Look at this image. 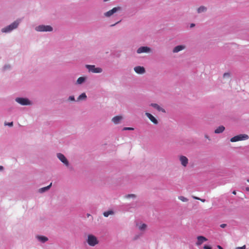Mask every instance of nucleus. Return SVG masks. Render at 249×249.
Masks as SVG:
<instances>
[{"mask_svg": "<svg viewBox=\"0 0 249 249\" xmlns=\"http://www.w3.org/2000/svg\"><path fill=\"white\" fill-rule=\"evenodd\" d=\"M20 22V20L15 21L11 24L1 29V32L4 33H9L18 28Z\"/></svg>", "mask_w": 249, "mask_h": 249, "instance_id": "nucleus-1", "label": "nucleus"}, {"mask_svg": "<svg viewBox=\"0 0 249 249\" xmlns=\"http://www.w3.org/2000/svg\"><path fill=\"white\" fill-rule=\"evenodd\" d=\"M87 243L90 247H94L99 243L97 238L93 234H89L86 240Z\"/></svg>", "mask_w": 249, "mask_h": 249, "instance_id": "nucleus-2", "label": "nucleus"}, {"mask_svg": "<svg viewBox=\"0 0 249 249\" xmlns=\"http://www.w3.org/2000/svg\"><path fill=\"white\" fill-rule=\"evenodd\" d=\"M53 27L50 25H40L35 27V30L37 32H52Z\"/></svg>", "mask_w": 249, "mask_h": 249, "instance_id": "nucleus-3", "label": "nucleus"}, {"mask_svg": "<svg viewBox=\"0 0 249 249\" xmlns=\"http://www.w3.org/2000/svg\"><path fill=\"white\" fill-rule=\"evenodd\" d=\"M85 67L90 72L99 73L103 71L101 68L96 67L95 65H86Z\"/></svg>", "mask_w": 249, "mask_h": 249, "instance_id": "nucleus-4", "label": "nucleus"}, {"mask_svg": "<svg viewBox=\"0 0 249 249\" xmlns=\"http://www.w3.org/2000/svg\"><path fill=\"white\" fill-rule=\"evenodd\" d=\"M16 102L22 106L32 105V103L28 98L23 97H17L15 99Z\"/></svg>", "mask_w": 249, "mask_h": 249, "instance_id": "nucleus-5", "label": "nucleus"}, {"mask_svg": "<svg viewBox=\"0 0 249 249\" xmlns=\"http://www.w3.org/2000/svg\"><path fill=\"white\" fill-rule=\"evenodd\" d=\"M249 136L247 134H239L231 139V142H236L237 141L248 140Z\"/></svg>", "mask_w": 249, "mask_h": 249, "instance_id": "nucleus-6", "label": "nucleus"}, {"mask_svg": "<svg viewBox=\"0 0 249 249\" xmlns=\"http://www.w3.org/2000/svg\"><path fill=\"white\" fill-rule=\"evenodd\" d=\"M121 8L120 7H114L113 9H112L110 10H109L108 11L105 12L104 14V15L105 17L107 18H109L111 16H112L114 14L118 12V11L121 10Z\"/></svg>", "mask_w": 249, "mask_h": 249, "instance_id": "nucleus-7", "label": "nucleus"}, {"mask_svg": "<svg viewBox=\"0 0 249 249\" xmlns=\"http://www.w3.org/2000/svg\"><path fill=\"white\" fill-rule=\"evenodd\" d=\"M151 52L150 48L147 46H142L139 48L137 50V53H149Z\"/></svg>", "mask_w": 249, "mask_h": 249, "instance_id": "nucleus-8", "label": "nucleus"}, {"mask_svg": "<svg viewBox=\"0 0 249 249\" xmlns=\"http://www.w3.org/2000/svg\"><path fill=\"white\" fill-rule=\"evenodd\" d=\"M57 157L62 163H64V165H65L66 166H69V162L63 154L61 153H57Z\"/></svg>", "mask_w": 249, "mask_h": 249, "instance_id": "nucleus-9", "label": "nucleus"}, {"mask_svg": "<svg viewBox=\"0 0 249 249\" xmlns=\"http://www.w3.org/2000/svg\"><path fill=\"white\" fill-rule=\"evenodd\" d=\"M208 240V239L203 236H198L197 237V241L196 243V245L197 246H200L203 243L206 242Z\"/></svg>", "mask_w": 249, "mask_h": 249, "instance_id": "nucleus-10", "label": "nucleus"}, {"mask_svg": "<svg viewBox=\"0 0 249 249\" xmlns=\"http://www.w3.org/2000/svg\"><path fill=\"white\" fill-rule=\"evenodd\" d=\"M134 71L138 74H142L145 73V70L143 67L136 66L134 68Z\"/></svg>", "mask_w": 249, "mask_h": 249, "instance_id": "nucleus-11", "label": "nucleus"}, {"mask_svg": "<svg viewBox=\"0 0 249 249\" xmlns=\"http://www.w3.org/2000/svg\"><path fill=\"white\" fill-rule=\"evenodd\" d=\"M179 161L181 162V165L186 167L188 163V159L187 158L184 156H180L179 158Z\"/></svg>", "mask_w": 249, "mask_h": 249, "instance_id": "nucleus-12", "label": "nucleus"}, {"mask_svg": "<svg viewBox=\"0 0 249 249\" xmlns=\"http://www.w3.org/2000/svg\"><path fill=\"white\" fill-rule=\"evenodd\" d=\"M87 79V77L86 76L80 77L77 79L75 84L76 85H82L86 81Z\"/></svg>", "mask_w": 249, "mask_h": 249, "instance_id": "nucleus-13", "label": "nucleus"}, {"mask_svg": "<svg viewBox=\"0 0 249 249\" xmlns=\"http://www.w3.org/2000/svg\"><path fill=\"white\" fill-rule=\"evenodd\" d=\"M145 115L153 122L154 124H157L158 123V120L150 113L146 112Z\"/></svg>", "mask_w": 249, "mask_h": 249, "instance_id": "nucleus-14", "label": "nucleus"}, {"mask_svg": "<svg viewBox=\"0 0 249 249\" xmlns=\"http://www.w3.org/2000/svg\"><path fill=\"white\" fill-rule=\"evenodd\" d=\"M150 106L156 108L157 110L159 111H161L162 112H165V110L164 109L161 107L159 105L156 103H152Z\"/></svg>", "mask_w": 249, "mask_h": 249, "instance_id": "nucleus-15", "label": "nucleus"}, {"mask_svg": "<svg viewBox=\"0 0 249 249\" xmlns=\"http://www.w3.org/2000/svg\"><path fill=\"white\" fill-rule=\"evenodd\" d=\"M185 48V46L184 45H178V46H176L174 48L173 52L175 53H178L179 51H182L183 49H184Z\"/></svg>", "mask_w": 249, "mask_h": 249, "instance_id": "nucleus-16", "label": "nucleus"}, {"mask_svg": "<svg viewBox=\"0 0 249 249\" xmlns=\"http://www.w3.org/2000/svg\"><path fill=\"white\" fill-rule=\"evenodd\" d=\"M122 119V117L121 116H117L113 117L112 119V121L115 124H118Z\"/></svg>", "mask_w": 249, "mask_h": 249, "instance_id": "nucleus-17", "label": "nucleus"}, {"mask_svg": "<svg viewBox=\"0 0 249 249\" xmlns=\"http://www.w3.org/2000/svg\"><path fill=\"white\" fill-rule=\"evenodd\" d=\"M36 238L39 242L43 243L46 242L48 240V239L47 237L44 236H39L38 235V236H36Z\"/></svg>", "mask_w": 249, "mask_h": 249, "instance_id": "nucleus-18", "label": "nucleus"}, {"mask_svg": "<svg viewBox=\"0 0 249 249\" xmlns=\"http://www.w3.org/2000/svg\"><path fill=\"white\" fill-rule=\"evenodd\" d=\"M225 130V127L223 125H221L217 127L215 130L214 132L216 134H219L222 133Z\"/></svg>", "mask_w": 249, "mask_h": 249, "instance_id": "nucleus-19", "label": "nucleus"}, {"mask_svg": "<svg viewBox=\"0 0 249 249\" xmlns=\"http://www.w3.org/2000/svg\"><path fill=\"white\" fill-rule=\"evenodd\" d=\"M137 226L139 229L142 231H144L147 227V225L144 223H140L139 224H137Z\"/></svg>", "mask_w": 249, "mask_h": 249, "instance_id": "nucleus-20", "label": "nucleus"}, {"mask_svg": "<svg viewBox=\"0 0 249 249\" xmlns=\"http://www.w3.org/2000/svg\"><path fill=\"white\" fill-rule=\"evenodd\" d=\"M51 185H52V183L49 185H48L46 187H43V188L39 189V192L40 193H43L46 192V191L48 190L50 188Z\"/></svg>", "mask_w": 249, "mask_h": 249, "instance_id": "nucleus-21", "label": "nucleus"}, {"mask_svg": "<svg viewBox=\"0 0 249 249\" xmlns=\"http://www.w3.org/2000/svg\"><path fill=\"white\" fill-rule=\"evenodd\" d=\"M86 99H87V95H86V93H83L78 96L76 101H79L80 100H85Z\"/></svg>", "mask_w": 249, "mask_h": 249, "instance_id": "nucleus-22", "label": "nucleus"}, {"mask_svg": "<svg viewBox=\"0 0 249 249\" xmlns=\"http://www.w3.org/2000/svg\"><path fill=\"white\" fill-rule=\"evenodd\" d=\"M207 9L205 6H201L197 9V12L198 13H201L206 12L207 11Z\"/></svg>", "mask_w": 249, "mask_h": 249, "instance_id": "nucleus-23", "label": "nucleus"}, {"mask_svg": "<svg viewBox=\"0 0 249 249\" xmlns=\"http://www.w3.org/2000/svg\"><path fill=\"white\" fill-rule=\"evenodd\" d=\"M113 212L112 211H108L105 212L103 213L105 217H108L110 214H113Z\"/></svg>", "mask_w": 249, "mask_h": 249, "instance_id": "nucleus-24", "label": "nucleus"}, {"mask_svg": "<svg viewBox=\"0 0 249 249\" xmlns=\"http://www.w3.org/2000/svg\"><path fill=\"white\" fill-rule=\"evenodd\" d=\"M178 198L179 200H180L181 201H182L183 202H187L188 201V199L183 196H178Z\"/></svg>", "mask_w": 249, "mask_h": 249, "instance_id": "nucleus-25", "label": "nucleus"}, {"mask_svg": "<svg viewBox=\"0 0 249 249\" xmlns=\"http://www.w3.org/2000/svg\"><path fill=\"white\" fill-rule=\"evenodd\" d=\"M125 197L127 198H134L136 197V196L134 194H129V195H126Z\"/></svg>", "mask_w": 249, "mask_h": 249, "instance_id": "nucleus-26", "label": "nucleus"}, {"mask_svg": "<svg viewBox=\"0 0 249 249\" xmlns=\"http://www.w3.org/2000/svg\"><path fill=\"white\" fill-rule=\"evenodd\" d=\"M4 125L11 127L13 125V123L12 122L10 123H5Z\"/></svg>", "mask_w": 249, "mask_h": 249, "instance_id": "nucleus-27", "label": "nucleus"}, {"mask_svg": "<svg viewBox=\"0 0 249 249\" xmlns=\"http://www.w3.org/2000/svg\"><path fill=\"white\" fill-rule=\"evenodd\" d=\"M133 129H134V128L132 127H124L123 129V130H132Z\"/></svg>", "mask_w": 249, "mask_h": 249, "instance_id": "nucleus-28", "label": "nucleus"}, {"mask_svg": "<svg viewBox=\"0 0 249 249\" xmlns=\"http://www.w3.org/2000/svg\"><path fill=\"white\" fill-rule=\"evenodd\" d=\"M69 100L71 101H75V98L74 96H70L69 97Z\"/></svg>", "mask_w": 249, "mask_h": 249, "instance_id": "nucleus-29", "label": "nucleus"}, {"mask_svg": "<svg viewBox=\"0 0 249 249\" xmlns=\"http://www.w3.org/2000/svg\"><path fill=\"white\" fill-rule=\"evenodd\" d=\"M224 77H230V73H225L223 74Z\"/></svg>", "mask_w": 249, "mask_h": 249, "instance_id": "nucleus-30", "label": "nucleus"}, {"mask_svg": "<svg viewBox=\"0 0 249 249\" xmlns=\"http://www.w3.org/2000/svg\"><path fill=\"white\" fill-rule=\"evenodd\" d=\"M203 249H212V248L210 246H207V245H205L204 247H203Z\"/></svg>", "mask_w": 249, "mask_h": 249, "instance_id": "nucleus-31", "label": "nucleus"}, {"mask_svg": "<svg viewBox=\"0 0 249 249\" xmlns=\"http://www.w3.org/2000/svg\"><path fill=\"white\" fill-rule=\"evenodd\" d=\"M235 249H246V246L244 245L241 247H237Z\"/></svg>", "mask_w": 249, "mask_h": 249, "instance_id": "nucleus-32", "label": "nucleus"}, {"mask_svg": "<svg viewBox=\"0 0 249 249\" xmlns=\"http://www.w3.org/2000/svg\"><path fill=\"white\" fill-rule=\"evenodd\" d=\"M227 226V224H222L220 225V227L222 228H224Z\"/></svg>", "mask_w": 249, "mask_h": 249, "instance_id": "nucleus-33", "label": "nucleus"}, {"mask_svg": "<svg viewBox=\"0 0 249 249\" xmlns=\"http://www.w3.org/2000/svg\"><path fill=\"white\" fill-rule=\"evenodd\" d=\"M195 26V24L194 23H191L190 24V28H193Z\"/></svg>", "mask_w": 249, "mask_h": 249, "instance_id": "nucleus-34", "label": "nucleus"}, {"mask_svg": "<svg viewBox=\"0 0 249 249\" xmlns=\"http://www.w3.org/2000/svg\"><path fill=\"white\" fill-rule=\"evenodd\" d=\"M217 248H218L219 249H223V248L221 246H219V245H218V246H217Z\"/></svg>", "mask_w": 249, "mask_h": 249, "instance_id": "nucleus-35", "label": "nucleus"}, {"mask_svg": "<svg viewBox=\"0 0 249 249\" xmlns=\"http://www.w3.org/2000/svg\"><path fill=\"white\" fill-rule=\"evenodd\" d=\"M194 198H195V199H197V200L200 199V198L196 197V196H194Z\"/></svg>", "mask_w": 249, "mask_h": 249, "instance_id": "nucleus-36", "label": "nucleus"}, {"mask_svg": "<svg viewBox=\"0 0 249 249\" xmlns=\"http://www.w3.org/2000/svg\"><path fill=\"white\" fill-rule=\"evenodd\" d=\"M119 22H120V21H118V22H116V23L111 25V26H115V25H116L117 24H118Z\"/></svg>", "mask_w": 249, "mask_h": 249, "instance_id": "nucleus-37", "label": "nucleus"}, {"mask_svg": "<svg viewBox=\"0 0 249 249\" xmlns=\"http://www.w3.org/2000/svg\"><path fill=\"white\" fill-rule=\"evenodd\" d=\"M205 137L206 139H208V140H210L209 137V136H208V135H205Z\"/></svg>", "mask_w": 249, "mask_h": 249, "instance_id": "nucleus-38", "label": "nucleus"}, {"mask_svg": "<svg viewBox=\"0 0 249 249\" xmlns=\"http://www.w3.org/2000/svg\"><path fill=\"white\" fill-rule=\"evenodd\" d=\"M246 190L247 191L249 192V187H246Z\"/></svg>", "mask_w": 249, "mask_h": 249, "instance_id": "nucleus-39", "label": "nucleus"}, {"mask_svg": "<svg viewBox=\"0 0 249 249\" xmlns=\"http://www.w3.org/2000/svg\"><path fill=\"white\" fill-rule=\"evenodd\" d=\"M199 200H201L202 202H203L205 201V199H201L200 198V199H199Z\"/></svg>", "mask_w": 249, "mask_h": 249, "instance_id": "nucleus-40", "label": "nucleus"}, {"mask_svg": "<svg viewBox=\"0 0 249 249\" xmlns=\"http://www.w3.org/2000/svg\"><path fill=\"white\" fill-rule=\"evenodd\" d=\"M3 169V167L2 166H0V170H2Z\"/></svg>", "mask_w": 249, "mask_h": 249, "instance_id": "nucleus-41", "label": "nucleus"}, {"mask_svg": "<svg viewBox=\"0 0 249 249\" xmlns=\"http://www.w3.org/2000/svg\"><path fill=\"white\" fill-rule=\"evenodd\" d=\"M232 194H234V195H236V192H235V191H233L232 192Z\"/></svg>", "mask_w": 249, "mask_h": 249, "instance_id": "nucleus-42", "label": "nucleus"}, {"mask_svg": "<svg viewBox=\"0 0 249 249\" xmlns=\"http://www.w3.org/2000/svg\"><path fill=\"white\" fill-rule=\"evenodd\" d=\"M89 215H90V214H87L88 217L89 216Z\"/></svg>", "mask_w": 249, "mask_h": 249, "instance_id": "nucleus-43", "label": "nucleus"}, {"mask_svg": "<svg viewBox=\"0 0 249 249\" xmlns=\"http://www.w3.org/2000/svg\"><path fill=\"white\" fill-rule=\"evenodd\" d=\"M247 180L249 183V179H248Z\"/></svg>", "mask_w": 249, "mask_h": 249, "instance_id": "nucleus-44", "label": "nucleus"}]
</instances>
